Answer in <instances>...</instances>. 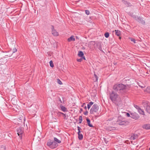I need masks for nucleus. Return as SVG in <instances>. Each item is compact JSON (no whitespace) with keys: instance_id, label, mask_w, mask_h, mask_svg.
<instances>
[{"instance_id":"obj_47","label":"nucleus","mask_w":150,"mask_h":150,"mask_svg":"<svg viewBox=\"0 0 150 150\" xmlns=\"http://www.w3.org/2000/svg\"><path fill=\"white\" fill-rule=\"evenodd\" d=\"M120 39H121V38L120 37Z\"/></svg>"},{"instance_id":"obj_3","label":"nucleus","mask_w":150,"mask_h":150,"mask_svg":"<svg viewBox=\"0 0 150 150\" xmlns=\"http://www.w3.org/2000/svg\"><path fill=\"white\" fill-rule=\"evenodd\" d=\"M114 89L116 91L123 90L126 88V86L123 84H116L113 87Z\"/></svg>"},{"instance_id":"obj_14","label":"nucleus","mask_w":150,"mask_h":150,"mask_svg":"<svg viewBox=\"0 0 150 150\" xmlns=\"http://www.w3.org/2000/svg\"><path fill=\"white\" fill-rule=\"evenodd\" d=\"M138 112L141 114L144 115V111L141 109L140 108L138 110Z\"/></svg>"},{"instance_id":"obj_11","label":"nucleus","mask_w":150,"mask_h":150,"mask_svg":"<svg viewBox=\"0 0 150 150\" xmlns=\"http://www.w3.org/2000/svg\"><path fill=\"white\" fill-rule=\"evenodd\" d=\"M75 39L74 37L73 36H71L69 38L67 39V40L68 42H71V41H74Z\"/></svg>"},{"instance_id":"obj_24","label":"nucleus","mask_w":150,"mask_h":150,"mask_svg":"<svg viewBox=\"0 0 150 150\" xmlns=\"http://www.w3.org/2000/svg\"><path fill=\"white\" fill-rule=\"evenodd\" d=\"M79 123H81L82 121V117L81 116H80L79 118Z\"/></svg>"},{"instance_id":"obj_34","label":"nucleus","mask_w":150,"mask_h":150,"mask_svg":"<svg viewBox=\"0 0 150 150\" xmlns=\"http://www.w3.org/2000/svg\"><path fill=\"white\" fill-rule=\"evenodd\" d=\"M131 40L134 43H136L135 40L133 38H130Z\"/></svg>"},{"instance_id":"obj_39","label":"nucleus","mask_w":150,"mask_h":150,"mask_svg":"<svg viewBox=\"0 0 150 150\" xmlns=\"http://www.w3.org/2000/svg\"><path fill=\"white\" fill-rule=\"evenodd\" d=\"M139 86L141 87L142 88H144L145 86L144 85H141L140 84L139 85Z\"/></svg>"},{"instance_id":"obj_4","label":"nucleus","mask_w":150,"mask_h":150,"mask_svg":"<svg viewBox=\"0 0 150 150\" xmlns=\"http://www.w3.org/2000/svg\"><path fill=\"white\" fill-rule=\"evenodd\" d=\"M98 107L96 104H94L90 110V113L93 114L94 112H97L98 110Z\"/></svg>"},{"instance_id":"obj_18","label":"nucleus","mask_w":150,"mask_h":150,"mask_svg":"<svg viewBox=\"0 0 150 150\" xmlns=\"http://www.w3.org/2000/svg\"><path fill=\"white\" fill-rule=\"evenodd\" d=\"M78 138L79 140H81L83 138V135L80 133H78Z\"/></svg>"},{"instance_id":"obj_21","label":"nucleus","mask_w":150,"mask_h":150,"mask_svg":"<svg viewBox=\"0 0 150 150\" xmlns=\"http://www.w3.org/2000/svg\"><path fill=\"white\" fill-rule=\"evenodd\" d=\"M54 140L55 142L58 143H60L61 142L60 140L56 137H54Z\"/></svg>"},{"instance_id":"obj_19","label":"nucleus","mask_w":150,"mask_h":150,"mask_svg":"<svg viewBox=\"0 0 150 150\" xmlns=\"http://www.w3.org/2000/svg\"><path fill=\"white\" fill-rule=\"evenodd\" d=\"M93 103V102H90L88 104L87 107L88 109H89L90 108L91 106L92 105Z\"/></svg>"},{"instance_id":"obj_38","label":"nucleus","mask_w":150,"mask_h":150,"mask_svg":"<svg viewBox=\"0 0 150 150\" xmlns=\"http://www.w3.org/2000/svg\"><path fill=\"white\" fill-rule=\"evenodd\" d=\"M88 112L87 111H86L84 112V114L85 115H88Z\"/></svg>"},{"instance_id":"obj_35","label":"nucleus","mask_w":150,"mask_h":150,"mask_svg":"<svg viewBox=\"0 0 150 150\" xmlns=\"http://www.w3.org/2000/svg\"><path fill=\"white\" fill-rule=\"evenodd\" d=\"M134 107L136 108L137 110L139 109L140 108L137 105H134Z\"/></svg>"},{"instance_id":"obj_9","label":"nucleus","mask_w":150,"mask_h":150,"mask_svg":"<svg viewBox=\"0 0 150 150\" xmlns=\"http://www.w3.org/2000/svg\"><path fill=\"white\" fill-rule=\"evenodd\" d=\"M52 34L55 36H57L59 35L58 33L54 29H53L52 30Z\"/></svg>"},{"instance_id":"obj_32","label":"nucleus","mask_w":150,"mask_h":150,"mask_svg":"<svg viewBox=\"0 0 150 150\" xmlns=\"http://www.w3.org/2000/svg\"><path fill=\"white\" fill-rule=\"evenodd\" d=\"M77 128H78V133H80V132H81L80 130L81 129V128L80 127L78 126Z\"/></svg>"},{"instance_id":"obj_25","label":"nucleus","mask_w":150,"mask_h":150,"mask_svg":"<svg viewBox=\"0 0 150 150\" xmlns=\"http://www.w3.org/2000/svg\"><path fill=\"white\" fill-rule=\"evenodd\" d=\"M104 35L106 38H108L109 36V34L108 33L106 32L104 34Z\"/></svg>"},{"instance_id":"obj_12","label":"nucleus","mask_w":150,"mask_h":150,"mask_svg":"<svg viewBox=\"0 0 150 150\" xmlns=\"http://www.w3.org/2000/svg\"><path fill=\"white\" fill-rule=\"evenodd\" d=\"M146 110L149 113H150V106L147 105L145 108Z\"/></svg>"},{"instance_id":"obj_8","label":"nucleus","mask_w":150,"mask_h":150,"mask_svg":"<svg viewBox=\"0 0 150 150\" xmlns=\"http://www.w3.org/2000/svg\"><path fill=\"white\" fill-rule=\"evenodd\" d=\"M60 108L64 112H67V109L65 107L62 105H60Z\"/></svg>"},{"instance_id":"obj_48","label":"nucleus","mask_w":150,"mask_h":150,"mask_svg":"<svg viewBox=\"0 0 150 150\" xmlns=\"http://www.w3.org/2000/svg\"><path fill=\"white\" fill-rule=\"evenodd\" d=\"M149 150H150V149H149Z\"/></svg>"},{"instance_id":"obj_41","label":"nucleus","mask_w":150,"mask_h":150,"mask_svg":"<svg viewBox=\"0 0 150 150\" xmlns=\"http://www.w3.org/2000/svg\"><path fill=\"white\" fill-rule=\"evenodd\" d=\"M98 48H99V50H100V51H102V49L101 47H99Z\"/></svg>"},{"instance_id":"obj_16","label":"nucleus","mask_w":150,"mask_h":150,"mask_svg":"<svg viewBox=\"0 0 150 150\" xmlns=\"http://www.w3.org/2000/svg\"><path fill=\"white\" fill-rule=\"evenodd\" d=\"M86 121L87 122L88 125L90 127H93V126L90 123V121L87 118L86 119Z\"/></svg>"},{"instance_id":"obj_43","label":"nucleus","mask_w":150,"mask_h":150,"mask_svg":"<svg viewBox=\"0 0 150 150\" xmlns=\"http://www.w3.org/2000/svg\"><path fill=\"white\" fill-rule=\"evenodd\" d=\"M133 135L131 137V138H133Z\"/></svg>"},{"instance_id":"obj_20","label":"nucleus","mask_w":150,"mask_h":150,"mask_svg":"<svg viewBox=\"0 0 150 150\" xmlns=\"http://www.w3.org/2000/svg\"><path fill=\"white\" fill-rule=\"evenodd\" d=\"M115 32L116 34L118 36H119L120 34V31L118 30H115Z\"/></svg>"},{"instance_id":"obj_2","label":"nucleus","mask_w":150,"mask_h":150,"mask_svg":"<svg viewBox=\"0 0 150 150\" xmlns=\"http://www.w3.org/2000/svg\"><path fill=\"white\" fill-rule=\"evenodd\" d=\"M117 122L119 125H125L128 123V122L125 121L124 119L121 116H119L118 117Z\"/></svg>"},{"instance_id":"obj_13","label":"nucleus","mask_w":150,"mask_h":150,"mask_svg":"<svg viewBox=\"0 0 150 150\" xmlns=\"http://www.w3.org/2000/svg\"><path fill=\"white\" fill-rule=\"evenodd\" d=\"M93 80L94 81H97L98 79V77L97 76V75L95 74H94V76L93 77Z\"/></svg>"},{"instance_id":"obj_44","label":"nucleus","mask_w":150,"mask_h":150,"mask_svg":"<svg viewBox=\"0 0 150 150\" xmlns=\"http://www.w3.org/2000/svg\"><path fill=\"white\" fill-rule=\"evenodd\" d=\"M19 119L20 120H21V117H20L19 118Z\"/></svg>"},{"instance_id":"obj_40","label":"nucleus","mask_w":150,"mask_h":150,"mask_svg":"<svg viewBox=\"0 0 150 150\" xmlns=\"http://www.w3.org/2000/svg\"><path fill=\"white\" fill-rule=\"evenodd\" d=\"M105 143H106V144L107 143V142H108V141H107L106 140H105Z\"/></svg>"},{"instance_id":"obj_17","label":"nucleus","mask_w":150,"mask_h":150,"mask_svg":"<svg viewBox=\"0 0 150 150\" xmlns=\"http://www.w3.org/2000/svg\"><path fill=\"white\" fill-rule=\"evenodd\" d=\"M84 54L83 52L82 51H79V52L78 55L79 57H82L83 56Z\"/></svg>"},{"instance_id":"obj_10","label":"nucleus","mask_w":150,"mask_h":150,"mask_svg":"<svg viewBox=\"0 0 150 150\" xmlns=\"http://www.w3.org/2000/svg\"><path fill=\"white\" fill-rule=\"evenodd\" d=\"M143 127L146 129H150V125L145 124L143 125Z\"/></svg>"},{"instance_id":"obj_26","label":"nucleus","mask_w":150,"mask_h":150,"mask_svg":"<svg viewBox=\"0 0 150 150\" xmlns=\"http://www.w3.org/2000/svg\"><path fill=\"white\" fill-rule=\"evenodd\" d=\"M137 135L136 134H134L133 135V137L132 138H131L132 139H136L137 137Z\"/></svg>"},{"instance_id":"obj_42","label":"nucleus","mask_w":150,"mask_h":150,"mask_svg":"<svg viewBox=\"0 0 150 150\" xmlns=\"http://www.w3.org/2000/svg\"><path fill=\"white\" fill-rule=\"evenodd\" d=\"M82 58H83L84 60H86L85 58L83 56L82 57Z\"/></svg>"},{"instance_id":"obj_22","label":"nucleus","mask_w":150,"mask_h":150,"mask_svg":"<svg viewBox=\"0 0 150 150\" xmlns=\"http://www.w3.org/2000/svg\"><path fill=\"white\" fill-rule=\"evenodd\" d=\"M52 145L53 147H54V148L58 146V144L57 143L54 142H53Z\"/></svg>"},{"instance_id":"obj_46","label":"nucleus","mask_w":150,"mask_h":150,"mask_svg":"<svg viewBox=\"0 0 150 150\" xmlns=\"http://www.w3.org/2000/svg\"><path fill=\"white\" fill-rule=\"evenodd\" d=\"M81 110H82V109H81Z\"/></svg>"},{"instance_id":"obj_23","label":"nucleus","mask_w":150,"mask_h":150,"mask_svg":"<svg viewBox=\"0 0 150 150\" xmlns=\"http://www.w3.org/2000/svg\"><path fill=\"white\" fill-rule=\"evenodd\" d=\"M57 114L59 115H60L61 114H62L64 115V118L65 119H66V115L65 114L60 112H58L57 113Z\"/></svg>"},{"instance_id":"obj_28","label":"nucleus","mask_w":150,"mask_h":150,"mask_svg":"<svg viewBox=\"0 0 150 150\" xmlns=\"http://www.w3.org/2000/svg\"><path fill=\"white\" fill-rule=\"evenodd\" d=\"M57 82L60 85H61L62 84V83L59 79H57Z\"/></svg>"},{"instance_id":"obj_7","label":"nucleus","mask_w":150,"mask_h":150,"mask_svg":"<svg viewBox=\"0 0 150 150\" xmlns=\"http://www.w3.org/2000/svg\"><path fill=\"white\" fill-rule=\"evenodd\" d=\"M53 142L51 140L48 141L47 143V145L50 148L52 149H54V147L52 145Z\"/></svg>"},{"instance_id":"obj_33","label":"nucleus","mask_w":150,"mask_h":150,"mask_svg":"<svg viewBox=\"0 0 150 150\" xmlns=\"http://www.w3.org/2000/svg\"><path fill=\"white\" fill-rule=\"evenodd\" d=\"M85 11V13H86L87 15H88L90 13V12L88 10H86Z\"/></svg>"},{"instance_id":"obj_30","label":"nucleus","mask_w":150,"mask_h":150,"mask_svg":"<svg viewBox=\"0 0 150 150\" xmlns=\"http://www.w3.org/2000/svg\"><path fill=\"white\" fill-rule=\"evenodd\" d=\"M146 91L147 92L150 93V87H148L147 88Z\"/></svg>"},{"instance_id":"obj_29","label":"nucleus","mask_w":150,"mask_h":150,"mask_svg":"<svg viewBox=\"0 0 150 150\" xmlns=\"http://www.w3.org/2000/svg\"><path fill=\"white\" fill-rule=\"evenodd\" d=\"M125 115H126L128 117H130L131 114L130 115L129 113L127 112H124Z\"/></svg>"},{"instance_id":"obj_31","label":"nucleus","mask_w":150,"mask_h":150,"mask_svg":"<svg viewBox=\"0 0 150 150\" xmlns=\"http://www.w3.org/2000/svg\"><path fill=\"white\" fill-rule=\"evenodd\" d=\"M17 50L16 48H13L12 50V52L13 53H14L15 52H16L17 51Z\"/></svg>"},{"instance_id":"obj_5","label":"nucleus","mask_w":150,"mask_h":150,"mask_svg":"<svg viewBox=\"0 0 150 150\" xmlns=\"http://www.w3.org/2000/svg\"><path fill=\"white\" fill-rule=\"evenodd\" d=\"M130 117L135 119H138L139 117V115L136 112H132L131 113Z\"/></svg>"},{"instance_id":"obj_45","label":"nucleus","mask_w":150,"mask_h":150,"mask_svg":"<svg viewBox=\"0 0 150 150\" xmlns=\"http://www.w3.org/2000/svg\"><path fill=\"white\" fill-rule=\"evenodd\" d=\"M85 108L86 109V106H85Z\"/></svg>"},{"instance_id":"obj_36","label":"nucleus","mask_w":150,"mask_h":150,"mask_svg":"<svg viewBox=\"0 0 150 150\" xmlns=\"http://www.w3.org/2000/svg\"><path fill=\"white\" fill-rule=\"evenodd\" d=\"M58 100H59V103H62V101L60 98H59Z\"/></svg>"},{"instance_id":"obj_6","label":"nucleus","mask_w":150,"mask_h":150,"mask_svg":"<svg viewBox=\"0 0 150 150\" xmlns=\"http://www.w3.org/2000/svg\"><path fill=\"white\" fill-rule=\"evenodd\" d=\"M17 134L21 137V135L23 134V130L22 128H18L17 129Z\"/></svg>"},{"instance_id":"obj_1","label":"nucleus","mask_w":150,"mask_h":150,"mask_svg":"<svg viewBox=\"0 0 150 150\" xmlns=\"http://www.w3.org/2000/svg\"><path fill=\"white\" fill-rule=\"evenodd\" d=\"M110 97L112 101L115 103L120 100V98L117 94L114 92H112V93L110 94Z\"/></svg>"},{"instance_id":"obj_37","label":"nucleus","mask_w":150,"mask_h":150,"mask_svg":"<svg viewBox=\"0 0 150 150\" xmlns=\"http://www.w3.org/2000/svg\"><path fill=\"white\" fill-rule=\"evenodd\" d=\"M82 58H81V59H77V61L78 62H81L82 60Z\"/></svg>"},{"instance_id":"obj_27","label":"nucleus","mask_w":150,"mask_h":150,"mask_svg":"<svg viewBox=\"0 0 150 150\" xmlns=\"http://www.w3.org/2000/svg\"><path fill=\"white\" fill-rule=\"evenodd\" d=\"M50 66L51 67H54V65H53V62L52 60H51L50 61Z\"/></svg>"},{"instance_id":"obj_15","label":"nucleus","mask_w":150,"mask_h":150,"mask_svg":"<svg viewBox=\"0 0 150 150\" xmlns=\"http://www.w3.org/2000/svg\"><path fill=\"white\" fill-rule=\"evenodd\" d=\"M137 20L140 23L142 24H143L144 23V21H143L142 19L141 18H138Z\"/></svg>"}]
</instances>
